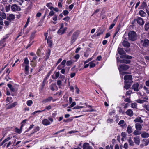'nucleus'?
I'll list each match as a JSON object with an SVG mask.
<instances>
[{
    "instance_id": "obj_62",
    "label": "nucleus",
    "mask_w": 149,
    "mask_h": 149,
    "mask_svg": "<svg viewBox=\"0 0 149 149\" xmlns=\"http://www.w3.org/2000/svg\"><path fill=\"white\" fill-rule=\"evenodd\" d=\"M70 19V17L67 16V17L63 18V19L65 21H68Z\"/></svg>"
},
{
    "instance_id": "obj_34",
    "label": "nucleus",
    "mask_w": 149,
    "mask_h": 149,
    "mask_svg": "<svg viewBox=\"0 0 149 149\" xmlns=\"http://www.w3.org/2000/svg\"><path fill=\"white\" fill-rule=\"evenodd\" d=\"M73 62L74 61L72 60L68 61L66 62V65L67 66H70L72 64Z\"/></svg>"
},
{
    "instance_id": "obj_16",
    "label": "nucleus",
    "mask_w": 149,
    "mask_h": 149,
    "mask_svg": "<svg viewBox=\"0 0 149 149\" xmlns=\"http://www.w3.org/2000/svg\"><path fill=\"white\" fill-rule=\"evenodd\" d=\"M17 104V102H15L12 104H9L8 106L6 108L7 109H11L13 107H15Z\"/></svg>"
},
{
    "instance_id": "obj_4",
    "label": "nucleus",
    "mask_w": 149,
    "mask_h": 149,
    "mask_svg": "<svg viewBox=\"0 0 149 149\" xmlns=\"http://www.w3.org/2000/svg\"><path fill=\"white\" fill-rule=\"evenodd\" d=\"M78 34L79 33L78 31H76L74 32L72 36L71 40V44H73L74 42L76 40L78 37Z\"/></svg>"
},
{
    "instance_id": "obj_3",
    "label": "nucleus",
    "mask_w": 149,
    "mask_h": 149,
    "mask_svg": "<svg viewBox=\"0 0 149 149\" xmlns=\"http://www.w3.org/2000/svg\"><path fill=\"white\" fill-rule=\"evenodd\" d=\"M124 79L125 80L124 82L125 83H131L132 82V77L131 75H129L125 76Z\"/></svg>"
},
{
    "instance_id": "obj_20",
    "label": "nucleus",
    "mask_w": 149,
    "mask_h": 149,
    "mask_svg": "<svg viewBox=\"0 0 149 149\" xmlns=\"http://www.w3.org/2000/svg\"><path fill=\"white\" fill-rule=\"evenodd\" d=\"M42 124L45 125H49L50 124V122L47 119L43 120L42 121Z\"/></svg>"
},
{
    "instance_id": "obj_1",
    "label": "nucleus",
    "mask_w": 149,
    "mask_h": 149,
    "mask_svg": "<svg viewBox=\"0 0 149 149\" xmlns=\"http://www.w3.org/2000/svg\"><path fill=\"white\" fill-rule=\"evenodd\" d=\"M128 40L131 41L136 40L137 39V35L136 32L133 31H130L128 33Z\"/></svg>"
},
{
    "instance_id": "obj_44",
    "label": "nucleus",
    "mask_w": 149,
    "mask_h": 149,
    "mask_svg": "<svg viewBox=\"0 0 149 149\" xmlns=\"http://www.w3.org/2000/svg\"><path fill=\"white\" fill-rule=\"evenodd\" d=\"M89 63L90 64L89 67L90 68L94 67L95 66V64L92 62H90Z\"/></svg>"
},
{
    "instance_id": "obj_57",
    "label": "nucleus",
    "mask_w": 149,
    "mask_h": 149,
    "mask_svg": "<svg viewBox=\"0 0 149 149\" xmlns=\"http://www.w3.org/2000/svg\"><path fill=\"white\" fill-rule=\"evenodd\" d=\"M29 66L28 65H25L24 69L26 71L28 72L29 71Z\"/></svg>"
},
{
    "instance_id": "obj_59",
    "label": "nucleus",
    "mask_w": 149,
    "mask_h": 149,
    "mask_svg": "<svg viewBox=\"0 0 149 149\" xmlns=\"http://www.w3.org/2000/svg\"><path fill=\"white\" fill-rule=\"evenodd\" d=\"M12 99V97H7L6 98V101L8 102H9Z\"/></svg>"
},
{
    "instance_id": "obj_60",
    "label": "nucleus",
    "mask_w": 149,
    "mask_h": 149,
    "mask_svg": "<svg viewBox=\"0 0 149 149\" xmlns=\"http://www.w3.org/2000/svg\"><path fill=\"white\" fill-rule=\"evenodd\" d=\"M57 15H54L53 17V19L54 21H56L57 20Z\"/></svg>"
},
{
    "instance_id": "obj_14",
    "label": "nucleus",
    "mask_w": 149,
    "mask_h": 149,
    "mask_svg": "<svg viewBox=\"0 0 149 149\" xmlns=\"http://www.w3.org/2000/svg\"><path fill=\"white\" fill-rule=\"evenodd\" d=\"M125 113L126 115L130 117L134 115L133 111L131 109H128L125 112Z\"/></svg>"
},
{
    "instance_id": "obj_45",
    "label": "nucleus",
    "mask_w": 149,
    "mask_h": 149,
    "mask_svg": "<svg viewBox=\"0 0 149 149\" xmlns=\"http://www.w3.org/2000/svg\"><path fill=\"white\" fill-rule=\"evenodd\" d=\"M10 22V21H5L4 22V24L6 27H8L9 25L10 22Z\"/></svg>"
},
{
    "instance_id": "obj_40",
    "label": "nucleus",
    "mask_w": 149,
    "mask_h": 149,
    "mask_svg": "<svg viewBox=\"0 0 149 149\" xmlns=\"http://www.w3.org/2000/svg\"><path fill=\"white\" fill-rule=\"evenodd\" d=\"M40 130V127L39 126H37L35 129L33 130V132L31 133V134H33L35 132L38 131Z\"/></svg>"
},
{
    "instance_id": "obj_58",
    "label": "nucleus",
    "mask_w": 149,
    "mask_h": 149,
    "mask_svg": "<svg viewBox=\"0 0 149 149\" xmlns=\"http://www.w3.org/2000/svg\"><path fill=\"white\" fill-rule=\"evenodd\" d=\"M63 14L64 15H66L68 14L69 12L68 10H65L63 11Z\"/></svg>"
},
{
    "instance_id": "obj_63",
    "label": "nucleus",
    "mask_w": 149,
    "mask_h": 149,
    "mask_svg": "<svg viewBox=\"0 0 149 149\" xmlns=\"http://www.w3.org/2000/svg\"><path fill=\"white\" fill-rule=\"evenodd\" d=\"M11 138L10 137H8L7 138L5 139H4L3 141V142H4L5 143L8 141L9 140H10L11 139Z\"/></svg>"
},
{
    "instance_id": "obj_19",
    "label": "nucleus",
    "mask_w": 149,
    "mask_h": 149,
    "mask_svg": "<svg viewBox=\"0 0 149 149\" xmlns=\"http://www.w3.org/2000/svg\"><path fill=\"white\" fill-rule=\"evenodd\" d=\"M135 127L136 129L139 130H141L142 128V125L139 123H136L135 124Z\"/></svg>"
},
{
    "instance_id": "obj_48",
    "label": "nucleus",
    "mask_w": 149,
    "mask_h": 149,
    "mask_svg": "<svg viewBox=\"0 0 149 149\" xmlns=\"http://www.w3.org/2000/svg\"><path fill=\"white\" fill-rule=\"evenodd\" d=\"M132 93V91L131 90H129L127 91L126 93V96H129V97H130V94Z\"/></svg>"
},
{
    "instance_id": "obj_43",
    "label": "nucleus",
    "mask_w": 149,
    "mask_h": 149,
    "mask_svg": "<svg viewBox=\"0 0 149 149\" xmlns=\"http://www.w3.org/2000/svg\"><path fill=\"white\" fill-rule=\"evenodd\" d=\"M27 105L29 106H30L33 104V101L31 100H29L27 102Z\"/></svg>"
},
{
    "instance_id": "obj_32",
    "label": "nucleus",
    "mask_w": 149,
    "mask_h": 149,
    "mask_svg": "<svg viewBox=\"0 0 149 149\" xmlns=\"http://www.w3.org/2000/svg\"><path fill=\"white\" fill-rule=\"evenodd\" d=\"M139 130H135L133 132V134L135 135H140L141 134V132L139 131Z\"/></svg>"
},
{
    "instance_id": "obj_41",
    "label": "nucleus",
    "mask_w": 149,
    "mask_h": 149,
    "mask_svg": "<svg viewBox=\"0 0 149 149\" xmlns=\"http://www.w3.org/2000/svg\"><path fill=\"white\" fill-rule=\"evenodd\" d=\"M128 83L125 85L124 86V88L126 90L128 89L130 87V84H129Z\"/></svg>"
},
{
    "instance_id": "obj_54",
    "label": "nucleus",
    "mask_w": 149,
    "mask_h": 149,
    "mask_svg": "<svg viewBox=\"0 0 149 149\" xmlns=\"http://www.w3.org/2000/svg\"><path fill=\"white\" fill-rule=\"evenodd\" d=\"M29 22H30V19H29V18H28L27 19V22H26V24H25V25L24 26V28H26L27 27Z\"/></svg>"
},
{
    "instance_id": "obj_17",
    "label": "nucleus",
    "mask_w": 149,
    "mask_h": 149,
    "mask_svg": "<svg viewBox=\"0 0 149 149\" xmlns=\"http://www.w3.org/2000/svg\"><path fill=\"white\" fill-rule=\"evenodd\" d=\"M134 141L135 143L137 145H139L140 143V139L139 136L134 137Z\"/></svg>"
},
{
    "instance_id": "obj_2",
    "label": "nucleus",
    "mask_w": 149,
    "mask_h": 149,
    "mask_svg": "<svg viewBox=\"0 0 149 149\" xmlns=\"http://www.w3.org/2000/svg\"><path fill=\"white\" fill-rule=\"evenodd\" d=\"M118 54L121 55L120 58H126L131 59L132 58V57L126 54L124 50L122 48H118Z\"/></svg>"
},
{
    "instance_id": "obj_23",
    "label": "nucleus",
    "mask_w": 149,
    "mask_h": 149,
    "mask_svg": "<svg viewBox=\"0 0 149 149\" xmlns=\"http://www.w3.org/2000/svg\"><path fill=\"white\" fill-rule=\"evenodd\" d=\"M143 143H144V146H146L149 143V139H144L142 140Z\"/></svg>"
},
{
    "instance_id": "obj_26",
    "label": "nucleus",
    "mask_w": 149,
    "mask_h": 149,
    "mask_svg": "<svg viewBox=\"0 0 149 149\" xmlns=\"http://www.w3.org/2000/svg\"><path fill=\"white\" fill-rule=\"evenodd\" d=\"M29 64V61L27 57L25 58L24 59V62L22 64V65L24 66V64L28 65Z\"/></svg>"
},
{
    "instance_id": "obj_37",
    "label": "nucleus",
    "mask_w": 149,
    "mask_h": 149,
    "mask_svg": "<svg viewBox=\"0 0 149 149\" xmlns=\"http://www.w3.org/2000/svg\"><path fill=\"white\" fill-rule=\"evenodd\" d=\"M47 43L48 44L49 47H52V41L51 40L49 39L48 38L47 40Z\"/></svg>"
},
{
    "instance_id": "obj_22",
    "label": "nucleus",
    "mask_w": 149,
    "mask_h": 149,
    "mask_svg": "<svg viewBox=\"0 0 149 149\" xmlns=\"http://www.w3.org/2000/svg\"><path fill=\"white\" fill-rule=\"evenodd\" d=\"M141 136L143 138H148L149 137V134L144 132L141 135Z\"/></svg>"
},
{
    "instance_id": "obj_31",
    "label": "nucleus",
    "mask_w": 149,
    "mask_h": 149,
    "mask_svg": "<svg viewBox=\"0 0 149 149\" xmlns=\"http://www.w3.org/2000/svg\"><path fill=\"white\" fill-rule=\"evenodd\" d=\"M36 33V31H34L32 33L31 36L30 37V39L32 40L33 39L35 36V34Z\"/></svg>"
},
{
    "instance_id": "obj_52",
    "label": "nucleus",
    "mask_w": 149,
    "mask_h": 149,
    "mask_svg": "<svg viewBox=\"0 0 149 149\" xmlns=\"http://www.w3.org/2000/svg\"><path fill=\"white\" fill-rule=\"evenodd\" d=\"M119 30H120L119 28H117V29L116 30V31L114 35L113 38H114L115 36L118 33Z\"/></svg>"
},
{
    "instance_id": "obj_56",
    "label": "nucleus",
    "mask_w": 149,
    "mask_h": 149,
    "mask_svg": "<svg viewBox=\"0 0 149 149\" xmlns=\"http://www.w3.org/2000/svg\"><path fill=\"white\" fill-rule=\"evenodd\" d=\"M143 88L146 90V92L147 93V94H149V90L148 89V88L146 87V86H144L143 87Z\"/></svg>"
},
{
    "instance_id": "obj_61",
    "label": "nucleus",
    "mask_w": 149,
    "mask_h": 149,
    "mask_svg": "<svg viewBox=\"0 0 149 149\" xmlns=\"http://www.w3.org/2000/svg\"><path fill=\"white\" fill-rule=\"evenodd\" d=\"M24 1L23 0H19V1H17V2L19 3V5H22Z\"/></svg>"
},
{
    "instance_id": "obj_21",
    "label": "nucleus",
    "mask_w": 149,
    "mask_h": 149,
    "mask_svg": "<svg viewBox=\"0 0 149 149\" xmlns=\"http://www.w3.org/2000/svg\"><path fill=\"white\" fill-rule=\"evenodd\" d=\"M53 100V98L52 97H49L45 100H44L42 101V102L43 103H47L48 102H50L51 101Z\"/></svg>"
},
{
    "instance_id": "obj_25",
    "label": "nucleus",
    "mask_w": 149,
    "mask_h": 149,
    "mask_svg": "<svg viewBox=\"0 0 149 149\" xmlns=\"http://www.w3.org/2000/svg\"><path fill=\"white\" fill-rule=\"evenodd\" d=\"M57 86L56 84L55 83H52L50 86L51 89L53 91L55 90V88Z\"/></svg>"
},
{
    "instance_id": "obj_15",
    "label": "nucleus",
    "mask_w": 149,
    "mask_h": 149,
    "mask_svg": "<svg viewBox=\"0 0 149 149\" xmlns=\"http://www.w3.org/2000/svg\"><path fill=\"white\" fill-rule=\"evenodd\" d=\"M82 147L83 149H93L92 147L90 146L89 144L86 143H84Z\"/></svg>"
},
{
    "instance_id": "obj_10",
    "label": "nucleus",
    "mask_w": 149,
    "mask_h": 149,
    "mask_svg": "<svg viewBox=\"0 0 149 149\" xmlns=\"http://www.w3.org/2000/svg\"><path fill=\"white\" fill-rule=\"evenodd\" d=\"M139 84L138 83H136L133 84L132 87V89L134 91L138 92L139 91Z\"/></svg>"
},
{
    "instance_id": "obj_36",
    "label": "nucleus",
    "mask_w": 149,
    "mask_h": 149,
    "mask_svg": "<svg viewBox=\"0 0 149 149\" xmlns=\"http://www.w3.org/2000/svg\"><path fill=\"white\" fill-rule=\"evenodd\" d=\"M10 5L8 4V5H6L5 7V9L6 12H8L10 10Z\"/></svg>"
},
{
    "instance_id": "obj_24",
    "label": "nucleus",
    "mask_w": 149,
    "mask_h": 149,
    "mask_svg": "<svg viewBox=\"0 0 149 149\" xmlns=\"http://www.w3.org/2000/svg\"><path fill=\"white\" fill-rule=\"evenodd\" d=\"M139 14L142 17H144L146 15V14L144 11L142 10H140L139 12Z\"/></svg>"
},
{
    "instance_id": "obj_42",
    "label": "nucleus",
    "mask_w": 149,
    "mask_h": 149,
    "mask_svg": "<svg viewBox=\"0 0 149 149\" xmlns=\"http://www.w3.org/2000/svg\"><path fill=\"white\" fill-rule=\"evenodd\" d=\"M0 16L3 19H5L6 18V14L4 12L2 13Z\"/></svg>"
},
{
    "instance_id": "obj_46",
    "label": "nucleus",
    "mask_w": 149,
    "mask_h": 149,
    "mask_svg": "<svg viewBox=\"0 0 149 149\" xmlns=\"http://www.w3.org/2000/svg\"><path fill=\"white\" fill-rule=\"evenodd\" d=\"M66 62V61L65 60H64L62 61L60 64L63 65V67H64L65 66V64Z\"/></svg>"
},
{
    "instance_id": "obj_5",
    "label": "nucleus",
    "mask_w": 149,
    "mask_h": 149,
    "mask_svg": "<svg viewBox=\"0 0 149 149\" xmlns=\"http://www.w3.org/2000/svg\"><path fill=\"white\" fill-rule=\"evenodd\" d=\"M129 68L128 65L125 64L121 65L118 67L119 72H121L123 70L126 71Z\"/></svg>"
},
{
    "instance_id": "obj_7",
    "label": "nucleus",
    "mask_w": 149,
    "mask_h": 149,
    "mask_svg": "<svg viewBox=\"0 0 149 149\" xmlns=\"http://www.w3.org/2000/svg\"><path fill=\"white\" fill-rule=\"evenodd\" d=\"M11 8L12 10L14 12L21 10V8L20 7L16 4L12 5Z\"/></svg>"
},
{
    "instance_id": "obj_9",
    "label": "nucleus",
    "mask_w": 149,
    "mask_h": 149,
    "mask_svg": "<svg viewBox=\"0 0 149 149\" xmlns=\"http://www.w3.org/2000/svg\"><path fill=\"white\" fill-rule=\"evenodd\" d=\"M7 20L11 22L13 21L15 19V17L14 15L12 14H8L7 15Z\"/></svg>"
},
{
    "instance_id": "obj_18",
    "label": "nucleus",
    "mask_w": 149,
    "mask_h": 149,
    "mask_svg": "<svg viewBox=\"0 0 149 149\" xmlns=\"http://www.w3.org/2000/svg\"><path fill=\"white\" fill-rule=\"evenodd\" d=\"M134 121L135 123L138 122L140 123H142L143 122V121L141 119V118L139 116H138L134 120Z\"/></svg>"
},
{
    "instance_id": "obj_50",
    "label": "nucleus",
    "mask_w": 149,
    "mask_h": 149,
    "mask_svg": "<svg viewBox=\"0 0 149 149\" xmlns=\"http://www.w3.org/2000/svg\"><path fill=\"white\" fill-rule=\"evenodd\" d=\"M125 123V122L123 120H120L119 121L118 123V125L121 126L122 125L124 124Z\"/></svg>"
},
{
    "instance_id": "obj_47",
    "label": "nucleus",
    "mask_w": 149,
    "mask_h": 149,
    "mask_svg": "<svg viewBox=\"0 0 149 149\" xmlns=\"http://www.w3.org/2000/svg\"><path fill=\"white\" fill-rule=\"evenodd\" d=\"M15 132L18 133L20 134L21 132V130L20 129H18L17 128H15Z\"/></svg>"
},
{
    "instance_id": "obj_53",
    "label": "nucleus",
    "mask_w": 149,
    "mask_h": 149,
    "mask_svg": "<svg viewBox=\"0 0 149 149\" xmlns=\"http://www.w3.org/2000/svg\"><path fill=\"white\" fill-rule=\"evenodd\" d=\"M55 13L52 10H51L49 13L48 16H52L54 15Z\"/></svg>"
},
{
    "instance_id": "obj_55",
    "label": "nucleus",
    "mask_w": 149,
    "mask_h": 149,
    "mask_svg": "<svg viewBox=\"0 0 149 149\" xmlns=\"http://www.w3.org/2000/svg\"><path fill=\"white\" fill-rule=\"evenodd\" d=\"M124 101L125 102L128 103H130L132 102L131 100L130 99L128 98H126L124 100Z\"/></svg>"
},
{
    "instance_id": "obj_28",
    "label": "nucleus",
    "mask_w": 149,
    "mask_h": 149,
    "mask_svg": "<svg viewBox=\"0 0 149 149\" xmlns=\"http://www.w3.org/2000/svg\"><path fill=\"white\" fill-rule=\"evenodd\" d=\"M144 28L146 31H147L149 29V22H146L144 26Z\"/></svg>"
},
{
    "instance_id": "obj_64",
    "label": "nucleus",
    "mask_w": 149,
    "mask_h": 149,
    "mask_svg": "<svg viewBox=\"0 0 149 149\" xmlns=\"http://www.w3.org/2000/svg\"><path fill=\"white\" fill-rule=\"evenodd\" d=\"M76 105V103L75 102H73L72 104L69 106V108H70L71 107H73L74 106Z\"/></svg>"
},
{
    "instance_id": "obj_35",
    "label": "nucleus",
    "mask_w": 149,
    "mask_h": 149,
    "mask_svg": "<svg viewBox=\"0 0 149 149\" xmlns=\"http://www.w3.org/2000/svg\"><path fill=\"white\" fill-rule=\"evenodd\" d=\"M128 142L129 144L131 146H133L134 145V142L132 139L131 137H130L128 140Z\"/></svg>"
},
{
    "instance_id": "obj_33",
    "label": "nucleus",
    "mask_w": 149,
    "mask_h": 149,
    "mask_svg": "<svg viewBox=\"0 0 149 149\" xmlns=\"http://www.w3.org/2000/svg\"><path fill=\"white\" fill-rule=\"evenodd\" d=\"M7 86L9 88L10 91L11 92H14L15 91V89L13 87H12V85L10 84H7Z\"/></svg>"
},
{
    "instance_id": "obj_49",
    "label": "nucleus",
    "mask_w": 149,
    "mask_h": 149,
    "mask_svg": "<svg viewBox=\"0 0 149 149\" xmlns=\"http://www.w3.org/2000/svg\"><path fill=\"white\" fill-rule=\"evenodd\" d=\"M143 106L146 110L149 111V105H148L145 104Z\"/></svg>"
},
{
    "instance_id": "obj_6",
    "label": "nucleus",
    "mask_w": 149,
    "mask_h": 149,
    "mask_svg": "<svg viewBox=\"0 0 149 149\" xmlns=\"http://www.w3.org/2000/svg\"><path fill=\"white\" fill-rule=\"evenodd\" d=\"M140 43L142 44V46L144 47L149 46V40L147 38L141 40Z\"/></svg>"
},
{
    "instance_id": "obj_11",
    "label": "nucleus",
    "mask_w": 149,
    "mask_h": 149,
    "mask_svg": "<svg viewBox=\"0 0 149 149\" xmlns=\"http://www.w3.org/2000/svg\"><path fill=\"white\" fill-rule=\"evenodd\" d=\"M63 24H62L61 27L58 30L57 32V33L60 35H62L66 31L67 28H65L64 29L63 28Z\"/></svg>"
},
{
    "instance_id": "obj_38",
    "label": "nucleus",
    "mask_w": 149,
    "mask_h": 149,
    "mask_svg": "<svg viewBox=\"0 0 149 149\" xmlns=\"http://www.w3.org/2000/svg\"><path fill=\"white\" fill-rule=\"evenodd\" d=\"M131 106L132 108H137V104L135 102L132 103L131 104Z\"/></svg>"
},
{
    "instance_id": "obj_12",
    "label": "nucleus",
    "mask_w": 149,
    "mask_h": 149,
    "mask_svg": "<svg viewBox=\"0 0 149 149\" xmlns=\"http://www.w3.org/2000/svg\"><path fill=\"white\" fill-rule=\"evenodd\" d=\"M137 23L140 25H143L144 24V21L143 19L140 17H138L136 19Z\"/></svg>"
},
{
    "instance_id": "obj_29",
    "label": "nucleus",
    "mask_w": 149,
    "mask_h": 149,
    "mask_svg": "<svg viewBox=\"0 0 149 149\" xmlns=\"http://www.w3.org/2000/svg\"><path fill=\"white\" fill-rule=\"evenodd\" d=\"M51 51L49 49H48V50L46 54V60H47L49 58V56L50 54Z\"/></svg>"
},
{
    "instance_id": "obj_13",
    "label": "nucleus",
    "mask_w": 149,
    "mask_h": 149,
    "mask_svg": "<svg viewBox=\"0 0 149 149\" xmlns=\"http://www.w3.org/2000/svg\"><path fill=\"white\" fill-rule=\"evenodd\" d=\"M122 45L126 47H129L130 45V44L127 40H124L122 42Z\"/></svg>"
},
{
    "instance_id": "obj_39",
    "label": "nucleus",
    "mask_w": 149,
    "mask_h": 149,
    "mask_svg": "<svg viewBox=\"0 0 149 149\" xmlns=\"http://www.w3.org/2000/svg\"><path fill=\"white\" fill-rule=\"evenodd\" d=\"M146 5V3L145 2H143L140 6L141 9H143Z\"/></svg>"
},
{
    "instance_id": "obj_27",
    "label": "nucleus",
    "mask_w": 149,
    "mask_h": 149,
    "mask_svg": "<svg viewBox=\"0 0 149 149\" xmlns=\"http://www.w3.org/2000/svg\"><path fill=\"white\" fill-rule=\"evenodd\" d=\"M127 131L128 134L131 133L132 132V127L130 125H128L127 127Z\"/></svg>"
},
{
    "instance_id": "obj_51",
    "label": "nucleus",
    "mask_w": 149,
    "mask_h": 149,
    "mask_svg": "<svg viewBox=\"0 0 149 149\" xmlns=\"http://www.w3.org/2000/svg\"><path fill=\"white\" fill-rule=\"evenodd\" d=\"M136 101L138 103H142L144 101H145L144 100H143L141 99H138Z\"/></svg>"
},
{
    "instance_id": "obj_30",
    "label": "nucleus",
    "mask_w": 149,
    "mask_h": 149,
    "mask_svg": "<svg viewBox=\"0 0 149 149\" xmlns=\"http://www.w3.org/2000/svg\"><path fill=\"white\" fill-rule=\"evenodd\" d=\"M51 71H50L47 74V75L46 77L43 80V83H44V82H45L48 79L49 76L51 74Z\"/></svg>"
},
{
    "instance_id": "obj_8",
    "label": "nucleus",
    "mask_w": 149,
    "mask_h": 149,
    "mask_svg": "<svg viewBox=\"0 0 149 149\" xmlns=\"http://www.w3.org/2000/svg\"><path fill=\"white\" fill-rule=\"evenodd\" d=\"M120 58L119 57H117V63L120 62V63H129L130 62V61L129 60L123 59L122 60H119Z\"/></svg>"
}]
</instances>
